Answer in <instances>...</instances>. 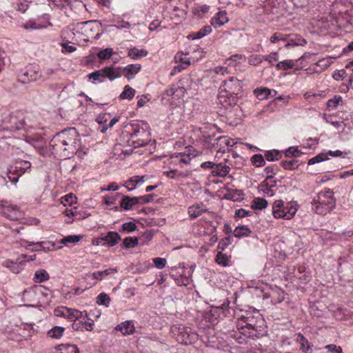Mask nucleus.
Segmentation results:
<instances>
[{
    "instance_id": "6",
    "label": "nucleus",
    "mask_w": 353,
    "mask_h": 353,
    "mask_svg": "<svg viewBox=\"0 0 353 353\" xmlns=\"http://www.w3.org/2000/svg\"><path fill=\"white\" fill-rule=\"evenodd\" d=\"M172 332L176 335L177 341L181 344L188 345L195 343L199 339V335L190 327L183 325H174Z\"/></svg>"
},
{
    "instance_id": "26",
    "label": "nucleus",
    "mask_w": 353,
    "mask_h": 353,
    "mask_svg": "<svg viewBox=\"0 0 353 353\" xmlns=\"http://www.w3.org/2000/svg\"><path fill=\"white\" fill-rule=\"evenodd\" d=\"M296 341L300 344V349L305 353H312L308 340L301 333L296 335Z\"/></svg>"
},
{
    "instance_id": "8",
    "label": "nucleus",
    "mask_w": 353,
    "mask_h": 353,
    "mask_svg": "<svg viewBox=\"0 0 353 353\" xmlns=\"http://www.w3.org/2000/svg\"><path fill=\"white\" fill-rule=\"evenodd\" d=\"M31 163L28 161H17L14 163L8 170V177L10 181L16 184L19 177L26 171L30 170Z\"/></svg>"
},
{
    "instance_id": "10",
    "label": "nucleus",
    "mask_w": 353,
    "mask_h": 353,
    "mask_svg": "<svg viewBox=\"0 0 353 353\" xmlns=\"http://www.w3.org/2000/svg\"><path fill=\"white\" fill-rule=\"evenodd\" d=\"M35 259L36 254L30 256L21 254L17 259L16 261L6 260L3 263V265L8 268L12 272L18 274L23 269V265L26 262L34 261Z\"/></svg>"
},
{
    "instance_id": "17",
    "label": "nucleus",
    "mask_w": 353,
    "mask_h": 353,
    "mask_svg": "<svg viewBox=\"0 0 353 353\" xmlns=\"http://www.w3.org/2000/svg\"><path fill=\"white\" fill-rule=\"evenodd\" d=\"M44 243L43 241H39L37 243L29 242L26 240H21V245L24 247L26 250H30L32 252H38V251H44L47 252L50 250V248H46L43 246Z\"/></svg>"
},
{
    "instance_id": "54",
    "label": "nucleus",
    "mask_w": 353,
    "mask_h": 353,
    "mask_svg": "<svg viewBox=\"0 0 353 353\" xmlns=\"http://www.w3.org/2000/svg\"><path fill=\"white\" fill-rule=\"evenodd\" d=\"M138 244V239L137 237L128 236L123 240V245L127 248L135 247Z\"/></svg>"
},
{
    "instance_id": "23",
    "label": "nucleus",
    "mask_w": 353,
    "mask_h": 353,
    "mask_svg": "<svg viewBox=\"0 0 353 353\" xmlns=\"http://www.w3.org/2000/svg\"><path fill=\"white\" fill-rule=\"evenodd\" d=\"M230 168L228 165L221 163L218 164L215 163L211 173L214 176L224 177L230 172Z\"/></svg>"
},
{
    "instance_id": "42",
    "label": "nucleus",
    "mask_w": 353,
    "mask_h": 353,
    "mask_svg": "<svg viewBox=\"0 0 353 353\" xmlns=\"http://www.w3.org/2000/svg\"><path fill=\"white\" fill-rule=\"evenodd\" d=\"M83 316L85 317L84 320H82L83 331H92L93 329L94 321L88 317V313L85 311L83 312Z\"/></svg>"
},
{
    "instance_id": "46",
    "label": "nucleus",
    "mask_w": 353,
    "mask_h": 353,
    "mask_svg": "<svg viewBox=\"0 0 353 353\" xmlns=\"http://www.w3.org/2000/svg\"><path fill=\"white\" fill-rule=\"evenodd\" d=\"M279 171V168L276 165L267 166L264 172L267 174V179H273L274 176Z\"/></svg>"
},
{
    "instance_id": "50",
    "label": "nucleus",
    "mask_w": 353,
    "mask_h": 353,
    "mask_svg": "<svg viewBox=\"0 0 353 353\" xmlns=\"http://www.w3.org/2000/svg\"><path fill=\"white\" fill-rule=\"evenodd\" d=\"M216 262L219 265L227 266L228 265V255L226 254L223 253L222 252H219L216 256Z\"/></svg>"
},
{
    "instance_id": "43",
    "label": "nucleus",
    "mask_w": 353,
    "mask_h": 353,
    "mask_svg": "<svg viewBox=\"0 0 353 353\" xmlns=\"http://www.w3.org/2000/svg\"><path fill=\"white\" fill-rule=\"evenodd\" d=\"M281 165L285 170H292L298 168L299 163V161L292 159L288 161H282L281 162Z\"/></svg>"
},
{
    "instance_id": "34",
    "label": "nucleus",
    "mask_w": 353,
    "mask_h": 353,
    "mask_svg": "<svg viewBox=\"0 0 353 353\" xmlns=\"http://www.w3.org/2000/svg\"><path fill=\"white\" fill-rule=\"evenodd\" d=\"M243 191L241 190H232L229 191L225 196V199L237 201L243 199Z\"/></svg>"
},
{
    "instance_id": "16",
    "label": "nucleus",
    "mask_w": 353,
    "mask_h": 353,
    "mask_svg": "<svg viewBox=\"0 0 353 353\" xmlns=\"http://www.w3.org/2000/svg\"><path fill=\"white\" fill-rule=\"evenodd\" d=\"M10 122L11 124V130H21L24 128V120L23 114L18 112L15 114H11L10 117Z\"/></svg>"
},
{
    "instance_id": "11",
    "label": "nucleus",
    "mask_w": 353,
    "mask_h": 353,
    "mask_svg": "<svg viewBox=\"0 0 353 353\" xmlns=\"http://www.w3.org/2000/svg\"><path fill=\"white\" fill-rule=\"evenodd\" d=\"M97 28L98 25L97 21H87L77 23L74 25L72 30L89 38L94 37L92 32Z\"/></svg>"
},
{
    "instance_id": "25",
    "label": "nucleus",
    "mask_w": 353,
    "mask_h": 353,
    "mask_svg": "<svg viewBox=\"0 0 353 353\" xmlns=\"http://www.w3.org/2000/svg\"><path fill=\"white\" fill-rule=\"evenodd\" d=\"M138 203L137 196L131 197L129 196H123L121 201V208L125 210H129Z\"/></svg>"
},
{
    "instance_id": "37",
    "label": "nucleus",
    "mask_w": 353,
    "mask_h": 353,
    "mask_svg": "<svg viewBox=\"0 0 353 353\" xmlns=\"http://www.w3.org/2000/svg\"><path fill=\"white\" fill-rule=\"evenodd\" d=\"M81 315L78 318L70 319L69 321H73L72 327L74 330L83 331V327H82V320H84L85 317L83 316V312L80 311Z\"/></svg>"
},
{
    "instance_id": "14",
    "label": "nucleus",
    "mask_w": 353,
    "mask_h": 353,
    "mask_svg": "<svg viewBox=\"0 0 353 353\" xmlns=\"http://www.w3.org/2000/svg\"><path fill=\"white\" fill-rule=\"evenodd\" d=\"M1 214L10 220L17 219L18 208L15 205H10L7 201H1Z\"/></svg>"
},
{
    "instance_id": "35",
    "label": "nucleus",
    "mask_w": 353,
    "mask_h": 353,
    "mask_svg": "<svg viewBox=\"0 0 353 353\" xmlns=\"http://www.w3.org/2000/svg\"><path fill=\"white\" fill-rule=\"evenodd\" d=\"M58 350L63 353H79L76 345L61 344L58 346Z\"/></svg>"
},
{
    "instance_id": "4",
    "label": "nucleus",
    "mask_w": 353,
    "mask_h": 353,
    "mask_svg": "<svg viewBox=\"0 0 353 353\" xmlns=\"http://www.w3.org/2000/svg\"><path fill=\"white\" fill-rule=\"evenodd\" d=\"M336 203L334 192L331 189L325 188L313 199L312 210L316 214L325 215L336 208Z\"/></svg>"
},
{
    "instance_id": "15",
    "label": "nucleus",
    "mask_w": 353,
    "mask_h": 353,
    "mask_svg": "<svg viewBox=\"0 0 353 353\" xmlns=\"http://www.w3.org/2000/svg\"><path fill=\"white\" fill-rule=\"evenodd\" d=\"M52 23L46 21L45 22H41L40 19L35 20H29L26 23L21 25V27L26 30H40L47 28L48 26H51Z\"/></svg>"
},
{
    "instance_id": "36",
    "label": "nucleus",
    "mask_w": 353,
    "mask_h": 353,
    "mask_svg": "<svg viewBox=\"0 0 353 353\" xmlns=\"http://www.w3.org/2000/svg\"><path fill=\"white\" fill-rule=\"evenodd\" d=\"M267 205L268 201L265 199L257 197L252 201L251 208L256 210H262L265 208Z\"/></svg>"
},
{
    "instance_id": "30",
    "label": "nucleus",
    "mask_w": 353,
    "mask_h": 353,
    "mask_svg": "<svg viewBox=\"0 0 353 353\" xmlns=\"http://www.w3.org/2000/svg\"><path fill=\"white\" fill-rule=\"evenodd\" d=\"M64 331L65 327L54 326L51 330H48V336L52 339H59L63 336Z\"/></svg>"
},
{
    "instance_id": "59",
    "label": "nucleus",
    "mask_w": 353,
    "mask_h": 353,
    "mask_svg": "<svg viewBox=\"0 0 353 353\" xmlns=\"http://www.w3.org/2000/svg\"><path fill=\"white\" fill-rule=\"evenodd\" d=\"M154 197V194H149L147 195L141 196L137 197L138 203L140 204H145L148 203H150L153 201Z\"/></svg>"
},
{
    "instance_id": "28",
    "label": "nucleus",
    "mask_w": 353,
    "mask_h": 353,
    "mask_svg": "<svg viewBox=\"0 0 353 353\" xmlns=\"http://www.w3.org/2000/svg\"><path fill=\"white\" fill-rule=\"evenodd\" d=\"M253 321H246L245 324H241L240 334H242L245 337L250 338L254 336V326L252 324Z\"/></svg>"
},
{
    "instance_id": "57",
    "label": "nucleus",
    "mask_w": 353,
    "mask_h": 353,
    "mask_svg": "<svg viewBox=\"0 0 353 353\" xmlns=\"http://www.w3.org/2000/svg\"><path fill=\"white\" fill-rule=\"evenodd\" d=\"M61 202L64 204V205H72L73 203L77 202V197L74 196L72 193H70L62 197Z\"/></svg>"
},
{
    "instance_id": "12",
    "label": "nucleus",
    "mask_w": 353,
    "mask_h": 353,
    "mask_svg": "<svg viewBox=\"0 0 353 353\" xmlns=\"http://www.w3.org/2000/svg\"><path fill=\"white\" fill-rule=\"evenodd\" d=\"M54 314L56 316L63 317L68 320L73 318H78V316L81 315L79 310L63 306L55 308Z\"/></svg>"
},
{
    "instance_id": "64",
    "label": "nucleus",
    "mask_w": 353,
    "mask_h": 353,
    "mask_svg": "<svg viewBox=\"0 0 353 353\" xmlns=\"http://www.w3.org/2000/svg\"><path fill=\"white\" fill-rule=\"evenodd\" d=\"M252 214V211L246 210L243 208L236 210L235 212V215L239 218H243V217H245L248 216H250Z\"/></svg>"
},
{
    "instance_id": "51",
    "label": "nucleus",
    "mask_w": 353,
    "mask_h": 353,
    "mask_svg": "<svg viewBox=\"0 0 353 353\" xmlns=\"http://www.w3.org/2000/svg\"><path fill=\"white\" fill-rule=\"evenodd\" d=\"M81 238H82L81 236L70 235V236L64 237L63 239H61V243H62L65 245L72 244V243L79 242Z\"/></svg>"
},
{
    "instance_id": "58",
    "label": "nucleus",
    "mask_w": 353,
    "mask_h": 353,
    "mask_svg": "<svg viewBox=\"0 0 353 353\" xmlns=\"http://www.w3.org/2000/svg\"><path fill=\"white\" fill-rule=\"evenodd\" d=\"M342 101V97L341 96H334V98L330 99L327 101V107L330 108H336L340 102Z\"/></svg>"
},
{
    "instance_id": "49",
    "label": "nucleus",
    "mask_w": 353,
    "mask_h": 353,
    "mask_svg": "<svg viewBox=\"0 0 353 353\" xmlns=\"http://www.w3.org/2000/svg\"><path fill=\"white\" fill-rule=\"evenodd\" d=\"M251 161L256 167H261L265 163L264 156L259 154L253 155Z\"/></svg>"
},
{
    "instance_id": "56",
    "label": "nucleus",
    "mask_w": 353,
    "mask_h": 353,
    "mask_svg": "<svg viewBox=\"0 0 353 353\" xmlns=\"http://www.w3.org/2000/svg\"><path fill=\"white\" fill-rule=\"evenodd\" d=\"M112 54V48H105L104 50H100L97 57L99 59L105 60L109 59Z\"/></svg>"
},
{
    "instance_id": "21",
    "label": "nucleus",
    "mask_w": 353,
    "mask_h": 353,
    "mask_svg": "<svg viewBox=\"0 0 353 353\" xmlns=\"http://www.w3.org/2000/svg\"><path fill=\"white\" fill-rule=\"evenodd\" d=\"M141 70L140 64H130L122 68V75L128 79H133L136 74Z\"/></svg>"
},
{
    "instance_id": "48",
    "label": "nucleus",
    "mask_w": 353,
    "mask_h": 353,
    "mask_svg": "<svg viewBox=\"0 0 353 353\" xmlns=\"http://www.w3.org/2000/svg\"><path fill=\"white\" fill-rule=\"evenodd\" d=\"M97 303L99 305H103L108 307L110 303V298L108 294L104 292L100 293L97 297Z\"/></svg>"
},
{
    "instance_id": "7",
    "label": "nucleus",
    "mask_w": 353,
    "mask_h": 353,
    "mask_svg": "<svg viewBox=\"0 0 353 353\" xmlns=\"http://www.w3.org/2000/svg\"><path fill=\"white\" fill-rule=\"evenodd\" d=\"M39 79L46 81V77L43 75L42 71L37 64H28L18 74V80L22 83H28Z\"/></svg>"
},
{
    "instance_id": "44",
    "label": "nucleus",
    "mask_w": 353,
    "mask_h": 353,
    "mask_svg": "<svg viewBox=\"0 0 353 353\" xmlns=\"http://www.w3.org/2000/svg\"><path fill=\"white\" fill-rule=\"evenodd\" d=\"M212 29L210 26H205L201 28L197 32L194 33V36L192 37L193 39L202 38L210 32H212Z\"/></svg>"
},
{
    "instance_id": "32",
    "label": "nucleus",
    "mask_w": 353,
    "mask_h": 353,
    "mask_svg": "<svg viewBox=\"0 0 353 353\" xmlns=\"http://www.w3.org/2000/svg\"><path fill=\"white\" fill-rule=\"evenodd\" d=\"M210 6L207 5L198 6L192 10L193 14L199 19H202L209 12Z\"/></svg>"
},
{
    "instance_id": "31",
    "label": "nucleus",
    "mask_w": 353,
    "mask_h": 353,
    "mask_svg": "<svg viewBox=\"0 0 353 353\" xmlns=\"http://www.w3.org/2000/svg\"><path fill=\"white\" fill-rule=\"evenodd\" d=\"M251 230L245 225L238 226L234 230V235L237 238L248 236L251 234Z\"/></svg>"
},
{
    "instance_id": "19",
    "label": "nucleus",
    "mask_w": 353,
    "mask_h": 353,
    "mask_svg": "<svg viewBox=\"0 0 353 353\" xmlns=\"http://www.w3.org/2000/svg\"><path fill=\"white\" fill-rule=\"evenodd\" d=\"M228 21L227 12L225 10L219 11L211 19V24L217 28L228 23Z\"/></svg>"
},
{
    "instance_id": "45",
    "label": "nucleus",
    "mask_w": 353,
    "mask_h": 353,
    "mask_svg": "<svg viewBox=\"0 0 353 353\" xmlns=\"http://www.w3.org/2000/svg\"><path fill=\"white\" fill-rule=\"evenodd\" d=\"M281 152L273 150L265 152L264 157L269 161H274L281 158Z\"/></svg>"
},
{
    "instance_id": "22",
    "label": "nucleus",
    "mask_w": 353,
    "mask_h": 353,
    "mask_svg": "<svg viewBox=\"0 0 353 353\" xmlns=\"http://www.w3.org/2000/svg\"><path fill=\"white\" fill-rule=\"evenodd\" d=\"M121 240V236L117 232H109L107 235L101 237V242L103 241L105 245L114 246Z\"/></svg>"
},
{
    "instance_id": "40",
    "label": "nucleus",
    "mask_w": 353,
    "mask_h": 353,
    "mask_svg": "<svg viewBox=\"0 0 353 353\" xmlns=\"http://www.w3.org/2000/svg\"><path fill=\"white\" fill-rule=\"evenodd\" d=\"M256 97L259 100H264L268 99L271 95L272 91L268 88H257L254 90Z\"/></svg>"
},
{
    "instance_id": "2",
    "label": "nucleus",
    "mask_w": 353,
    "mask_h": 353,
    "mask_svg": "<svg viewBox=\"0 0 353 353\" xmlns=\"http://www.w3.org/2000/svg\"><path fill=\"white\" fill-rule=\"evenodd\" d=\"M242 83L236 77H230L228 80L223 81L219 88V98L221 103H227L234 108L236 112H240V107L236 105L237 99L241 97L242 92Z\"/></svg>"
},
{
    "instance_id": "24",
    "label": "nucleus",
    "mask_w": 353,
    "mask_h": 353,
    "mask_svg": "<svg viewBox=\"0 0 353 353\" xmlns=\"http://www.w3.org/2000/svg\"><path fill=\"white\" fill-rule=\"evenodd\" d=\"M287 44L285 46H303L307 43V41L305 39L301 37L300 35L297 34H290L287 39Z\"/></svg>"
},
{
    "instance_id": "55",
    "label": "nucleus",
    "mask_w": 353,
    "mask_h": 353,
    "mask_svg": "<svg viewBox=\"0 0 353 353\" xmlns=\"http://www.w3.org/2000/svg\"><path fill=\"white\" fill-rule=\"evenodd\" d=\"M290 34H283L281 32H275L271 37L270 41L272 43H276L279 41H287Z\"/></svg>"
},
{
    "instance_id": "41",
    "label": "nucleus",
    "mask_w": 353,
    "mask_h": 353,
    "mask_svg": "<svg viewBox=\"0 0 353 353\" xmlns=\"http://www.w3.org/2000/svg\"><path fill=\"white\" fill-rule=\"evenodd\" d=\"M88 77L90 79H92L94 83L97 81L101 83L105 79V74L103 73V69H101L89 74Z\"/></svg>"
},
{
    "instance_id": "61",
    "label": "nucleus",
    "mask_w": 353,
    "mask_h": 353,
    "mask_svg": "<svg viewBox=\"0 0 353 353\" xmlns=\"http://www.w3.org/2000/svg\"><path fill=\"white\" fill-rule=\"evenodd\" d=\"M137 228V225L134 223L131 222V221L124 223L122 225L123 231L126 232L128 233L132 232L136 230Z\"/></svg>"
},
{
    "instance_id": "63",
    "label": "nucleus",
    "mask_w": 353,
    "mask_h": 353,
    "mask_svg": "<svg viewBox=\"0 0 353 353\" xmlns=\"http://www.w3.org/2000/svg\"><path fill=\"white\" fill-rule=\"evenodd\" d=\"M153 262L154 263V265L158 269H163L166 265V259L164 258L161 257H156L153 259Z\"/></svg>"
},
{
    "instance_id": "29",
    "label": "nucleus",
    "mask_w": 353,
    "mask_h": 353,
    "mask_svg": "<svg viewBox=\"0 0 353 353\" xmlns=\"http://www.w3.org/2000/svg\"><path fill=\"white\" fill-rule=\"evenodd\" d=\"M117 272L116 268H109L103 271H97L92 274V277L98 281H101L106 276Z\"/></svg>"
},
{
    "instance_id": "53",
    "label": "nucleus",
    "mask_w": 353,
    "mask_h": 353,
    "mask_svg": "<svg viewBox=\"0 0 353 353\" xmlns=\"http://www.w3.org/2000/svg\"><path fill=\"white\" fill-rule=\"evenodd\" d=\"M263 60H265V56L261 54H252L248 58V63L252 65H258Z\"/></svg>"
},
{
    "instance_id": "13",
    "label": "nucleus",
    "mask_w": 353,
    "mask_h": 353,
    "mask_svg": "<svg viewBox=\"0 0 353 353\" xmlns=\"http://www.w3.org/2000/svg\"><path fill=\"white\" fill-rule=\"evenodd\" d=\"M191 150H188V152L175 153L171 157L172 161L179 163L181 167L183 165L190 163L191 160L196 157V154L190 152Z\"/></svg>"
},
{
    "instance_id": "39",
    "label": "nucleus",
    "mask_w": 353,
    "mask_h": 353,
    "mask_svg": "<svg viewBox=\"0 0 353 353\" xmlns=\"http://www.w3.org/2000/svg\"><path fill=\"white\" fill-rule=\"evenodd\" d=\"M128 56L133 59H137L141 57H146L148 52L145 50H139L137 48H132L128 51Z\"/></svg>"
},
{
    "instance_id": "9",
    "label": "nucleus",
    "mask_w": 353,
    "mask_h": 353,
    "mask_svg": "<svg viewBox=\"0 0 353 353\" xmlns=\"http://www.w3.org/2000/svg\"><path fill=\"white\" fill-rule=\"evenodd\" d=\"M42 286H34L28 290H25L22 294V300L28 303V305L35 307L41 305V299L44 296Z\"/></svg>"
},
{
    "instance_id": "18",
    "label": "nucleus",
    "mask_w": 353,
    "mask_h": 353,
    "mask_svg": "<svg viewBox=\"0 0 353 353\" xmlns=\"http://www.w3.org/2000/svg\"><path fill=\"white\" fill-rule=\"evenodd\" d=\"M203 212H210L203 203H196L188 208V214L191 219H195L201 216Z\"/></svg>"
},
{
    "instance_id": "38",
    "label": "nucleus",
    "mask_w": 353,
    "mask_h": 353,
    "mask_svg": "<svg viewBox=\"0 0 353 353\" xmlns=\"http://www.w3.org/2000/svg\"><path fill=\"white\" fill-rule=\"evenodd\" d=\"M135 94V90L127 85L124 87L123 91L120 94L121 99H132Z\"/></svg>"
},
{
    "instance_id": "3",
    "label": "nucleus",
    "mask_w": 353,
    "mask_h": 353,
    "mask_svg": "<svg viewBox=\"0 0 353 353\" xmlns=\"http://www.w3.org/2000/svg\"><path fill=\"white\" fill-rule=\"evenodd\" d=\"M125 128L130 137L128 143L134 148L145 146L151 141L149 125L145 123H131Z\"/></svg>"
},
{
    "instance_id": "62",
    "label": "nucleus",
    "mask_w": 353,
    "mask_h": 353,
    "mask_svg": "<svg viewBox=\"0 0 353 353\" xmlns=\"http://www.w3.org/2000/svg\"><path fill=\"white\" fill-rule=\"evenodd\" d=\"M327 159H328V158L326 157L325 154H318L317 156L310 159L308 161L307 164L308 165H313V164H314L316 163H319V162L327 160Z\"/></svg>"
},
{
    "instance_id": "47",
    "label": "nucleus",
    "mask_w": 353,
    "mask_h": 353,
    "mask_svg": "<svg viewBox=\"0 0 353 353\" xmlns=\"http://www.w3.org/2000/svg\"><path fill=\"white\" fill-rule=\"evenodd\" d=\"M294 65V61L291 59H288L279 62L276 67L278 70H287L288 69L292 68Z\"/></svg>"
},
{
    "instance_id": "5",
    "label": "nucleus",
    "mask_w": 353,
    "mask_h": 353,
    "mask_svg": "<svg viewBox=\"0 0 353 353\" xmlns=\"http://www.w3.org/2000/svg\"><path fill=\"white\" fill-rule=\"evenodd\" d=\"M298 210L296 201H291L284 205L282 200H276L272 205V214L276 219H291Z\"/></svg>"
},
{
    "instance_id": "52",
    "label": "nucleus",
    "mask_w": 353,
    "mask_h": 353,
    "mask_svg": "<svg viewBox=\"0 0 353 353\" xmlns=\"http://www.w3.org/2000/svg\"><path fill=\"white\" fill-rule=\"evenodd\" d=\"M302 154V152L295 147H290L285 151V155L286 157H298Z\"/></svg>"
},
{
    "instance_id": "33",
    "label": "nucleus",
    "mask_w": 353,
    "mask_h": 353,
    "mask_svg": "<svg viewBox=\"0 0 353 353\" xmlns=\"http://www.w3.org/2000/svg\"><path fill=\"white\" fill-rule=\"evenodd\" d=\"M50 279L48 273L43 269L37 270L34 276V281L35 283H42Z\"/></svg>"
},
{
    "instance_id": "60",
    "label": "nucleus",
    "mask_w": 353,
    "mask_h": 353,
    "mask_svg": "<svg viewBox=\"0 0 353 353\" xmlns=\"http://www.w3.org/2000/svg\"><path fill=\"white\" fill-rule=\"evenodd\" d=\"M137 179L134 176L132 177L130 179L125 181L123 186H125L129 191L134 190L138 185L137 181H136Z\"/></svg>"
},
{
    "instance_id": "1",
    "label": "nucleus",
    "mask_w": 353,
    "mask_h": 353,
    "mask_svg": "<svg viewBox=\"0 0 353 353\" xmlns=\"http://www.w3.org/2000/svg\"><path fill=\"white\" fill-rule=\"evenodd\" d=\"M79 139L74 129L64 130L57 133L50 140V146L54 152L68 157L74 154L79 148Z\"/></svg>"
},
{
    "instance_id": "27",
    "label": "nucleus",
    "mask_w": 353,
    "mask_h": 353,
    "mask_svg": "<svg viewBox=\"0 0 353 353\" xmlns=\"http://www.w3.org/2000/svg\"><path fill=\"white\" fill-rule=\"evenodd\" d=\"M117 330H120L123 335L132 334L134 332L135 328L132 321H125L116 327Z\"/></svg>"
},
{
    "instance_id": "20",
    "label": "nucleus",
    "mask_w": 353,
    "mask_h": 353,
    "mask_svg": "<svg viewBox=\"0 0 353 353\" xmlns=\"http://www.w3.org/2000/svg\"><path fill=\"white\" fill-rule=\"evenodd\" d=\"M103 71L105 74V79L108 78L110 81H113L122 76V68L121 67H105L103 68Z\"/></svg>"
}]
</instances>
